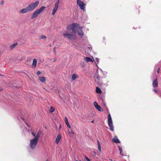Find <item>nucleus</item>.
I'll return each instance as SVG.
<instances>
[{
  "label": "nucleus",
  "instance_id": "nucleus-22",
  "mask_svg": "<svg viewBox=\"0 0 161 161\" xmlns=\"http://www.w3.org/2000/svg\"><path fill=\"white\" fill-rule=\"evenodd\" d=\"M54 110L55 108L54 107L51 106L49 110V112L50 113H53L54 111Z\"/></svg>",
  "mask_w": 161,
  "mask_h": 161
},
{
  "label": "nucleus",
  "instance_id": "nucleus-33",
  "mask_svg": "<svg viewBox=\"0 0 161 161\" xmlns=\"http://www.w3.org/2000/svg\"><path fill=\"white\" fill-rule=\"evenodd\" d=\"M68 127H69V128L70 129H71V126H70V125H69V124L68 125H67Z\"/></svg>",
  "mask_w": 161,
  "mask_h": 161
},
{
  "label": "nucleus",
  "instance_id": "nucleus-8",
  "mask_svg": "<svg viewBox=\"0 0 161 161\" xmlns=\"http://www.w3.org/2000/svg\"><path fill=\"white\" fill-rule=\"evenodd\" d=\"M77 31L78 32V34L79 36L80 37V38H82L84 35L83 32L82 30V27H79Z\"/></svg>",
  "mask_w": 161,
  "mask_h": 161
},
{
  "label": "nucleus",
  "instance_id": "nucleus-31",
  "mask_svg": "<svg viewBox=\"0 0 161 161\" xmlns=\"http://www.w3.org/2000/svg\"><path fill=\"white\" fill-rule=\"evenodd\" d=\"M41 71H38L36 72V74H37V75H39L41 74Z\"/></svg>",
  "mask_w": 161,
  "mask_h": 161
},
{
  "label": "nucleus",
  "instance_id": "nucleus-28",
  "mask_svg": "<svg viewBox=\"0 0 161 161\" xmlns=\"http://www.w3.org/2000/svg\"><path fill=\"white\" fill-rule=\"evenodd\" d=\"M57 60V58H54L53 60H51V61L52 60V62H55Z\"/></svg>",
  "mask_w": 161,
  "mask_h": 161
},
{
  "label": "nucleus",
  "instance_id": "nucleus-6",
  "mask_svg": "<svg viewBox=\"0 0 161 161\" xmlns=\"http://www.w3.org/2000/svg\"><path fill=\"white\" fill-rule=\"evenodd\" d=\"M77 3L79 5L80 8L83 11L85 10L86 4L80 0H77Z\"/></svg>",
  "mask_w": 161,
  "mask_h": 161
},
{
  "label": "nucleus",
  "instance_id": "nucleus-38",
  "mask_svg": "<svg viewBox=\"0 0 161 161\" xmlns=\"http://www.w3.org/2000/svg\"><path fill=\"white\" fill-rule=\"evenodd\" d=\"M91 122L92 123H94V120H92L91 121Z\"/></svg>",
  "mask_w": 161,
  "mask_h": 161
},
{
  "label": "nucleus",
  "instance_id": "nucleus-41",
  "mask_svg": "<svg viewBox=\"0 0 161 161\" xmlns=\"http://www.w3.org/2000/svg\"><path fill=\"white\" fill-rule=\"evenodd\" d=\"M154 91H155L156 92H157V90H154Z\"/></svg>",
  "mask_w": 161,
  "mask_h": 161
},
{
  "label": "nucleus",
  "instance_id": "nucleus-40",
  "mask_svg": "<svg viewBox=\"0 0 161 161\" xmlns=\"http://www.w3.org/2000/svg\"><path fill=\"white\" fill-rule=\"evenodd\" d=\"M2 90V89L0 88V92Z\"/></svg>",
  "mask_w": 161,
  "mask_h": 161
},
{
  "label": "nucleus",
  "instance_id": "nucleus-34",
  "mask_svg": "<svg viewBox=\"0 0 161 161\" xmlns=\"http://www.w3.org/2000/svg\"><path fill=\"white\" fill-rule=\"evenodd\" d=\"M53 52L54 53V54H56V50H55V47H54V49H53Z\"/></svg>",
  "mask_w": 161,
  "mask_h": 161
},
{
  "label": "nucleus",
  "instance_id": "nucleus-42",
  "mask_svg": "<svg viewBox=\"0 0 161 161\" xmlns=\"http://www.w3.org/2000/svg\"><path fill=\"white\" fill-rule=\"evenodd\" d=\"M26 125L29 127H30L29 125L27 124H26Z\"/></svg>",
  "mask_w": 161,
  "mask_h": 161
},
{
  "label": "nucleus",
  "instance_id": "nucleus-27",
  "mask_svg": "<svg viewBox=\"0 0 161 161\" xmlns=\"http://www.w3.org/2000/svg\"><path fill=\"white\" fill-rule=\"evenodd\" d=\"M46 38V37L43 35H41L40 36V39H45Z\"/></svg>",
  "mask_w": 161,
  "mask_h": 161
},
{
  "label": "nucleus",
  "instance_id": "nucleus-10",
  "mask_svg": "<svg viewBox=\"0 0 161 161\" xmlns=\"http://www.w3.org/2000/svg\"><path fill=\"white\" fill-rule=\"evenodd\" d=\"M94 105L96 108L99 111H103V109L101 108V107L97 103L94 102Z\"/></svg>",
  "mask_w": 161,
  "mask_h": 161
},
{
  "label": "nucleus",
  "instance_id": "nucleus-39",
  "mask_svg": "<svg viewBox=\"0 0 161 161\" xmlns=\"http://www.w3.org/2000/svg\"><path fill=\"white\" fill-rule=\"evenodd\" d=\"M61 128V125H60L59 127V129Z\"/></svg>",
  "mask_w": 161,
  "mask_h": 161
},
{
  "label": "nucleus",
  "instance_id": "nucleus-18",
  "mask_svg": "<svg viewBox=\"0 0 161 161\" xmlns=\"http://www.w3.org/2000/svg\"><path fill=\"white\" fill-rule=\"evenodd\" d=\"M153 86L154 87H157L158 86V83L157 82V79H155L153 82Z\"/></svg>",
  "mask_w": 161,
  "mask_h": 161
},
{
  "label": "nucleus",
  "instance_id": "nucleus-5",
  "mask_svg": "<svg viewBox=\"0 0 161 161\" xmlns=\"http://www.w3.org/2000/svg\"><path fill=\"white\" fill-rule=\"evenodd\" d=\"M108 125L110 127V130L112 131H114V126H113L112 119L110 114H109L108 116Z\"/></svg>",
  "mask_w": 161,
  "mask_h": 161
},
{
  "label": "nucleus",
  "instance_id": "nucleus-36",
  "mask_svg": "<svg viewBox=\"0 0 161 161\" xmlns=\"http://www.w3.org/2000/svg\"><path fill=\"white\" fill-rule=\"evenodd\" d=\"M159 70H160V68H159L157 70V73L158 74H159Z\"/></svg>",
  "mask_w": 161,
  "mask_h": 161
},
{
  "label": "nucleus",
  "instance_id": "nucleus-1",
  "mask_svg": "<svg viewBox=\"0 0 161 161\" xmlns=\"http://www.w3.org/2000/svg\"><path fill=\"white\" fill-rule=\"evenodd\" d=\"M79 24L74 23L68 26L67 28V32L71 33L77 32L79 27Z\"/></svg>",
  "mask_w": 161,
  "mask_h": 161
},
{
  "label": "nucleus",
  "instance_id": "nucleus-3",
  "mask_svg": "<svg viewBox=\"0 0 161 161\" xmlns=\"http://www.w3.org/2000/svg\"><path fill=\"white\" fill-rule=\"evenodd\" d=\"M39 4V1H36L34 3H32L29 5L27 7L29 12L34 10L38 5Z\"/></svg>",
  "mask_w": 161,
  "mask_h": 161
},
{
  "label": "nucleus",
  "instance_id": "nucleus-4",
  "mask_svg": "<svg viewBox=\"0 0 161 161\" xmlns=\"http://www.w3.org/2000/svg\"><path fill=\"white\" fill-rule=\"evenodd\" d=\"M39 140L35 138L30 140V146L31 149H33L35 148Z\"/></svg>",
  "mask_w": 161,
  "mask_h": 161
},
{
  "label": "nucleus",
  "instance_id": "nucleus-17",
  "mask_svg": "<svg viewBox=\"0 0 161 161\" xmlns=\"http://www.w3.org/2000/svg\"><path fill=\"white\" fill-rule=\"evenodd\" d=\"M41 134V131L40 130L38 131L34 138L39 140Z\"/></svg>",
  "mask_w": 161,
  "mask_h": 161
},
{
  "label": "nucleus",
  "instance_id": "nucleus-12",
  "mask_svg": "<svg viewBox=\"0 0 161 161\" xmlns=\"http://www.w3.org/2000/svg\"><path fill=\"white\" fill-rule=\"evenodd\" d=\"M38 79L42 83H45L46 79L45 77L39 76Z\"/></svg>",
  "mask_w": 161,
  "mask_h": 161
},
{
  "label": "nucleus",
  "instance_id": "nucleus-35",
  "mask_svg": "<svg viewBox=\"0 0 161 161\" xmlns=\"http://www.w3.org/2000/svg\"><path fill=\"white\" fill-rule=\"evenodd\" d=\"M4 2L3 1H2L1 2V3L2 5H3L4 4Z\"/></svg>",
  "mask_w": 161,
  "mask_h": 161
},
{
  "label": "nucleus",
  "instance_id": "nucleus-44",
  "mask_svg": "<svg viewBox=\"0 0 161 161\" xmlns=\"http://www.w3.org/2000/svg\"><path fill=\"white\" fill-rule=\"evenodd\" d=\"M75 161H78V160H76Z\"/></svg>",
  "mask_w": 161,
  "mask_h": 161
},
{
  "label": "nucleus",
  "instance_id": "nucleus-23",
  "mask_svg": "<svg viewBox=\"0 0 161 161\" xmlns=\"http://www.w3.org/2000/svg\"><path fill=\"white\" fill-rule=\"evenodd\" d=\"M76 75L75 74H73L72 77V80H74L76 78Z\"/></svg>",
  "mask_w": 161,
  "mask_h": 161
},
{
  "label": "nucleus",
  "instance_id": "nucleus-11",
  "mask_svg": "<svg viewBox=\"0 0 161 161\" xmlns=\"http://www.w3.org/2000/svg\"><path fill=\"white\" fill-rule=\"evenodd\" d=\"M29 12L28 9L26 7L25 8H22L21 10L19 11V13L20 14H24Z\"/></svg>",
  "mask_w": 161,
  "mask_h": 161
},
{
  "label": "nucleus",
  "instance_id": "nucleus-30",
  "mask_svg": "<svg viewBox=\"0 0 161 161\" xmlns=\"http://www.w3.org/2000/svg\"><path fill=\"white\" fill-rule=\"evenodd\" d=\"M119 150L120 151V153L121 154L122 153V149L119 147Z\"/></svg>",
  "mask_w": 161,
  "mask_h": 161
},
{
  "label": "nucleus",
  "instance_id": "nucleus-43",
  "mask_svg": "<svg viewBox=\"0 0 161 161\" xmlns=\"http://www.w3.org/2000/svg\"><path fill=\"white\" fill-rule=\"evenodd\" d=\"M46 161H49L47 159V160Z\"/></svg>",
  "mask_w": 161,
  "mask_h": 161
},
{
  "label": "nucleus",
  "instance_id": "nucleus-15",
  "mask_svg": "<svg viewBox=\"0 0 161 161\" xmlns=\"http://www.w3.org/2000/svg\"><path fill=\"white\" fill-rule=\"evenodd\" d=\"M61 136L60 134H59L58 135L56 139V142L57 144H58L61 139Z\"/></svg>",
  "mask_w": 161,
  "mask_h": 161
},
{
  "label": "nucleus",
  "instance_id": "nucleus-7",
  "mask_svg": "<svg viewBox=\"0 0 161 161\" xmlns=\"http://www.w3.org/2000/svg\"><path fill=\"white\" fill-rule=\"evenodd\" d=\"M59 2V0H58V1L57 2H56L54 4V9L53 10L52 13V14L53 15H54L56 13V12L57 11L58 6V3Z\"/></svg>",
  "mask_w": 161,
  "mask_h": 161
},
{
  "label": "nucleus",
  "instance_id": "nucleus-2",
  "mask_svg": "<svg viewBox=\"0 0 161 161\" xmlns=\"http://www.w3.org/2000/svg\"><path fill=\"white\" fill-rule=\"evenodd\" d=\"M45 8L46 7L45 6H43L41 7L40 8L36 9L32 14L31 18L32 19H33L36 18Z\"/></svg>",
  "mask_w": 161,
  "mask_h": 161
},
{
  "label": "nucleus",
  "instance_id": "nucleus-37",
  "mask_svg": "<svg viewBox=\"0 0 161 161\" xmlns=\"http://www.w3.org/2000/svg\"><path fill=\"white\" fill-rule=\"evenodd\" d=\"M97 144H100L99 141L98 140L97 141Z\"/></svg>",
  "mask_w": 161,
  "mask_h": 161
},
{
  "label": "nucleus",
  "instance_id": "nucleus-9",
  "mask_svg": "<svg viewBox=\"0 0 161 161\" xmlns=\"http://www.w3.org/2000/svg\"><path fill=\"white\" fill-rule=\"evenodd\" d=\"M94 78L95 82L99 84H101L102 83L101 81L100 80V79L98 75H96L94 76Z\"/></svg>",
  "mask_w": 161,
  "mask_h": 161
},
{
  "label": "nucleus",
  "instance_id": "nucleus-45",
  "mask_svg": "<svg viewBox=\"0 0 161 161\" xmlns=\"http://www.w3.org/2000/svg\"><path fill=\"white\" fill-rule=\"evenodd\" d=\"M80 161H81V160H80Z\"/></svg>",
  "mask_w": 161,
  "mask_h": 161
},
{
  "label": "nucleus",
  "instance_id": "nucleus-32",
  "mask_svg": "<svg viewBox=\"0 0 161 161\" xmlns=\"http://www.w3.org/2000/svg\"><path fill=\"white\" fill-rule=\"evenodd\" d=\"M85 158L86 160H87V161H90V159H89L86 156H85Z\"/></svg>",
  "mask_w": 161,
  "mask_h": 161
},
{
  "label": "nucleus",
  "instance_id": "nucleus-24",
  "mask_svg": "<svg viewBox=\"0 0 161 161\" xmlns=\"http://www.w3.org/2000/svg\"><path fill=\"white\" fill-rule=\"evenodd\" d=\"M64 120H65V121L66 123V124L67 125L69 124V123L68 121L67 118L66 117H65Z\"/></svg>",
  "mask_w": 161,
  "mask_h": 161
},
{
  "label": "nucleus",
  "instance_id": "nucleus-14",
  "mask_svg": "<svg viewBox=\"0 0 161 161\" xmlns=\"http://www.w3.org/2000/svg\"><path fill=\"white\" fill-rule=\"evenodd\" d=\"M37 61L36 59L34 58L33 60V63L31 65V67L33 68H35L36 67Z\"/></svg>",
  "mask_w": 161,
  "mask_h": 161
},
{
  "label": "nucleus",
  "instance_id": "nucleus-13",
  "mask_svg": "<svg viewBox=\"0 0 161 161\" xmlns=\"http://www.w3.org/2000/svg\"><path fill=\"white\" fill-rule=\"evenodd\" d=\"M63 35L64 37H67L69 39H72L73 38V36L70 34L68 33H63Z\"/></svg>",
  "mask_w": 161,
  "mask_h": 161
},
{
  "label": "nucleus",
  "instance_id": "nucleus-16",
  "mask_svg": "<svg viewBox=\"0 0 161 161\" xmlns=\"http://www.w3.org/2000/svg\"><path fill=\"white\" fill-rule=\"evenodd\" d=\"M112 141L113 142L115 143H119L120 142L116 136H115L112 139Z\"/></svg>",
  "mask_w": 161,
  "mask_h": 161
},
{
  "label": "nucleus",
  "instance_id": "nucleus-29",
  "mask_svg": "<svg viewBox=\"0 0 161 161\" xmlns=\"http://www.w3.org/2000/svg\"><path fill=\"white\" fill-rule=\"evenodd\" d=\"M31 134L35 137L36 136V134L34 133V132L33 131L31 132Z\"/></svg>",
  "mask_w": 161,
  "mask_h": 161
},
{
  "label": "nucleus",
  "instance_id": "nucleus-21",
  "mask_svg": "<svg viewBox=\"0 0 161 161\" xmlns=\"http://www.w3.org/2000/svg\"><path fill=\"white\" fill-rule=\"evenodd\" d=\"M96 92L97 93H101L102 92L101 90L98 87H96Z\"/></svg>",
  "mask_w": 161,
  "mask_h": 161
},
{
  "label": "nucleus",
  "instance_id": "nucleus-25",
  "mask_svg": "<svg viewBox=\"0 0 161 161\" xmlns=\"http://www.w3.org/2000/svg\"><path fill=\"white\" fill-rule=\"evenodd\" d=\"M69 130V132L70 134H71L73 135L74 134L75 132L72 130H71V129H70V130Z\"/></svg>",
  "mask_w": 161,
  "mask_h": 161
},
{
  "label": "nucleus",
  "instance_id": "nucleus-19",
  "mask_svg": "<svg viewBox=\"0 0 161 161\" xmlns=\"http://www.w3.org/2000/svg\"><path fill=\"white\" fill-rule=\"evenodd\" d=\"M17 43H15L11 45L10 47L9 48L10 50H12L14 49L15 46L17 45H18Z\"/></svg>",
  "mask_w": 161,
  "mask_h": 161
},
{
  "label": "nucleus",
  "instance_id": "nucleus-26",
  "mask_svg": "<svg viewBox=\"0 0 161 161\" xmlns=\"http://www.w3.org/2000/svg\"><path fill=\"white\" fill-rule=\"evenodd\" d=\"M98 147V150L101 152V146L100 144H97Z\"/></svg>",
  "mask_w": 161,
  "mask_h": 161
},
{
  "label": "nucleus",
  "instance_id": "nucleus-20",
  "mask_svg": "<svg viewBox=\"0 0 161 161\" xmlns=\"http://www.w3.org/2000/svg\"><path fill=\"white\" fill-rule=\"evenodd\" d=\"M84 60L87 62H92L93 61L92 59L89 57H86L84 58Z\"/></svg>",
  "mask_w": 161,
  "mask_h": 161
}]
</instances>
